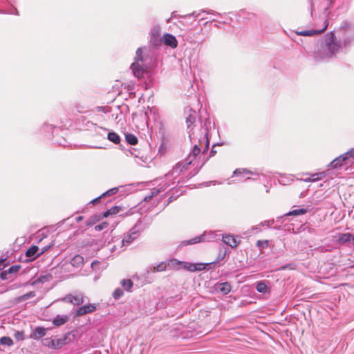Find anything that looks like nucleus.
I'll list each match as a JSON object with an SVG mask.
<instances>
[{
  "label": "nucleus",
  "instance_id": "1",
  "mask_svg": "<svg viewBox=\"0 0 354 354\" xmlns=\"http://www.w3.org/2000/svg\"><path fill=\"white\" fill-rule=\"evenodd\" d=\"M201 156H187L179 161L164 177L153 180L152 184L157 187H153L150 194L144 197V201H149L166 189L174 187L184 178L189 179L196 176L205 164V161L201 162Z\"/></svg>",
  "mask_w": 354,
  "mask_h": 354
},
{
  "label": "nucleus",
  "instance_id": "35",
  "mask_svg": "<svg viewBox=\"0 0 354 354\" xmlns=\"http://www.w3.org/2000/svg\"><path fill=\"white\" fill-rule=\"evenodd\" d=\"M42 344L44 346H47L50 348H53L54 346V339H52L51 338L47 337L44 338L42 340Z\"/></svg>",
  "mask_w": 354,
  "mask_h": 354
},
{
  "label": "nucleus",
  "instance_id": "13",
  "mask_svg": "<svg viewBox=\"0 0 354 354\" xmlns=\"http://www.w3.org/2000/svg\"><path fill=\"white\" fill-rule=\"evenodd\" d=\"M222 241L232 248L237 247L240 242L239 240L231 234H222Z\"/></svg>",
  "mask_w": 354,
  "mask_h": 354
},
{
  "label": "nucleus",
  "instance_id": "19",
  "mask_svg": "<svg viewBox=\"0 0 354 354\" xmlns=\"http://www.w3.org/2000/svg\"><path fill=\"white\" fill-rule=\"evenodd\" d=\"M39 250V248L37 245H32L29 249L27 250L26 252V256L28 258L35 259L37 256V252Z\"/></svg>",
  "mask_w": 354,
  "mask_h": 354
},
{
  "label": "nucleus",
  "instance_id": "16",
  "mask_svg": "<svg viewBox=\"0 0 354 354\" xmlns=\"http://www.w3.org/2000/svg\"><path fill=\"white\" fill-rule=\"evenodd\" d=\"M338 242L340 244H344L351 242L352 244L354 245V234L351 233L339 234Z\"/></svg>",
  "mask_w": 354,
  "mask_h": 354
},
{
  "label": "nucleus",
  "instance_id": "46",
  "mask_svg": "<svg viewBox=\"0 0 354 354\" xmlns=\"http://www.w3.org/2000/svg\"><path fill=\"white\" fill-rule=\"evenodd\" d=\"M221 145H214L212 147V150H211V152L212 153H218V150H217V148H219L221 147Z\"/></svg>",
  "mask_w": 354,
  "mask_h": 354
},
{
  "label": "nucleus",
  "instance_id": "14",
  "mask_svg": "<svg viewBox=\"0 0 354 354\" xmlns=\"http://www.w3.org/2000/svg\"><path fill=\"white\" fill-rule=\"evenodd\" d=\"M162 42L165 45L175 48L178 46V41L176 37L171 34H165L162 37Z\"/></svg>",
  "mask_w": 354,
  "mask_h": 354
},
{
  "label": "nucleus",
  "instance_id": "5",
  "mask_svg": "<svg viewBox=\"0 0 354 354\" xmlns=\"http://www.w3.org/2000/svg\"><path fill=\"white\" fill-rule=\"evenodd\" d=\"M212 263H190L185 261H180L176 259L173 260L169 266L179 270L183 268L185 270H187L191 272L201 271L206 268V266L212 264Z\"/></svg>",
  "mask_w": 354,
  "mask_h": 354
},
{
  "label": "nucleus",
  "instance_id": "24",
  "mask_svg": "<svg viewBox=\"0 0 354 354\" xmlns=\"http://www.w3.org/2000/svg\"><path fill=\"white\" fill-rule=\"evenodd\" d=\"M123 188H124V186H119V187H117L111 188V189L107 190L106 192H104L102 194V196L103 198H105L106 196H110L114 195L116 193H118L120 191V189H123Z\"/></svg>",
  "mask_w": 354,
  "mask_h": 354
},
{
  "label": "nucleus",
  "instance_id": "21",
  "mask_svg": "<svg viewBox=\"0 0 354 354\" xmlns=\"http://www.w3.org/2000/svg\"><path fill=\"white\" fill-rule=\"evenodd\" d=\"M71 263L75 268H79L84 263V258L81 255L75 256L71 261Z\"/></svg>",
  "mask_w": 354,
  "mask_h": 354
},
{
  "label": "nucleus",
  "instance_id": "29",
  "mask_svg": "<svg viewBox=\"0 0 354 354\" xmlns=\"http://www.w3.org/2000/svg\"><path fill=\"white\" fill-rule=\"evenodd\" d=\"M256 290L260 293H266L268 286L264 281H259L256 285Z\"/></svg>",
  "mask_w": 354,
  "mask_h": 354
},
{
  "label": "nucleus",
  "instance_id": "27",
  "mask_svg": "<svg viewBox=\"0 0 354 354\" xmlns=\"http://www.w3.org/2000/svg\"><path fill=\"white\" fill-rule=\"evenodd\" d=\"M66 337H64L63 338H59L57 339H54V346L53 349H59L61 347H62L64 345L66 344Z\"/></svg>",
  "mask_w": 354,
  "mask_h": 354
},
{
  "label": "nucleus",
  "instance_id": "32",
  "mask_svg": "<svg viewBox=\"0 0 354 354\" xmlns=\"http://www.w3.org/2000/svg\"><path fill=\"white\" fill-rule=\"evenodd\" d=\"M0 343L2 345H6L8 346H11L13 345V341L10 337L3 336L0 338Z\"/></svg>",
  "mask_w": 354,
  "mask_h": 354
},
{
  "label": "nucleus",
  "instance_id": "47",
  "mask_svg": "<svg viewBox=\"0 0 354 354\" xmlns=\"http://www.w3.org/2000/svg\"><path fill=\"white\" fill-rule=\"evenodd\" d=\"M216 183L217 182L216 180H211V181H208V182H206V183H203L202 184V185H204L205 187H208V186H209L211 185H214L216 184Z\"/></svg>",
  "mask_w": 354,
  "mask_h": 354
},
{
  "label": "nucleus",
  "instance_id": "48",
  "mask_svg": "<svg viewBox=\"0 0 354 354\" xmlns=\"http://www.w3.org/2000/svg\"><path fill=\"white\" fill-rule=\"evenodd\" d=\"M103 198V197L102 196V195H100V196H98V197H97V198H95L93 199V200L90 202V203H92V204H93V205H94V204H96V203H98V202L100 201V200L101 198Z\"/></svg>",
  "mask_w": 354,
  "mask_h": 354
},
{
  "label": "nucleus",
  "instance_id": "49",
  "mask_svg": "<svg viewBox=\"0 0 354 354\" xmlns=\"http://www.w3.org/2000/svg\"><path fill=\"white\" fill-rule=\"evenodd\" d=\"M26 300H27V299H26V297L25 294L21 295V296H20V297H19L17 298V301L18 302H22V301H24Z\"/></svg>",
  "mask_w": 354,
  "mask_h": 354
},
{
  "label": "nucleus",
  "instance_id": "42",
  "mask_svg": "<svg viewBox=\"0 0 354 354\" xmlns=\"http://www.w3.org/2000/svg\"><path fill=\"white\" fill-rule=\"evenodd\" d=\"M11 277L12 276H10L9 273L6 272V270L0 273V278L2 280H8L11 279Z\"/></svg>",
  "mask_w": 354,
  "mask_h": 354
},
{
  "label": "nucleus",
  "instance_id": "52",
  "mask_svg": "<svg viewBox=\"0 0 354 354\" xmlns=\"http://www.w3.org/2000/svg\"><path fill=\"white\" fill-rule=\"evenodd\" d=\"M286 216H284V214H283V215H282V216H278V217H277V218H276V221H277V222H281H281H282V219H283L284 217H286Z\"/></svg>",
  "mask_w": 354,
  "mask_h": 354
},
{
  "label": "nucleus",
  "instance_id": "3",
  "mask_svg": "<svg viewBox=\"0 0 354 354\" xmlns=\"http://www.w3.org/2000/svg\"><path fill=\"white\" fill-rule=\"evenodd\" d=\"M339 48L335 34L331 32L319 41V46L314 53L315 59L317 61H322L333 58L339 53Z\"/></svg>",
  "mask_w": 354,
  "mask_h": 354
},
{
  "label": "nucleus",
  "instance_id": "36",
  "mask_svg": "<svg viewBox=\"0 0 354 354\" xmlns=\"http://www.w3.org/2000/svg\"><path fill=\"white\" fill-rule=\"evenodd\" d=\"M135 62H138L139 63H142L144 62V58L142 57V48H138L137 49Z\"/></svg>",
  "mask_w": 354,
  "mask_h": 354
},
{
  "label": "nucleus",
  "instance_id": "10",
  "mask_svg": "<svg viewBox=\"0 0 354 354\" xmlns=\"http://www.w3.org/2000/svg\"><path fill=\"white\" fill-rule=\"evenodd\" d=\"M328 26V21L325 20L323 24V27L320 30H302V31H296L295 33L297 35L301 36H312L315 35H319L324 32Z\"/></svg>",
  "mask_w": 354,
  "mask_h": 354
},
{
  "label": "nucleus",
  "instance_id": "31",
  "mask_svg": "<svg viewBox=\"0 0 354 354\" xmlns=\"http://www.w3.org/2000/svg\"><path fill=\"white\" fill-rule=\"evenodd\" d=\"M108 139L115 144H118L120 141V136L115 132L109 133Z\"/></svg>",
  "mask_w": 354,
  "mask_h": 354
},
{
  "label": "nucleus",
  "instance_id": "40",
  "mask_svg": "<svg viewBox=\"0 0 354 354\" xmlns=\"http://www.w3.org/2000/svg\"><path fill=\"white\" fill-rule=\"evenodd\" d=\"M109 224L107 222H102L100 224L96 225L95 226V230L97 232L102 231L106 229L108 227Z\"/></svg>",
  "mask_w": 354,
  "mask_h": 354
},
{
  "label": "nucleus",
  "instance_id": "41",
  "mask_svg": "<svg viewBox=\"0 0 354 354\" xmlns=\"http://www.w3.org/2000/svg\"><path fill=\"white\" fill-rule=\"evenodd\" d=\"M292 180L286 176H281L279 179V183L281 185H289Z\"/></svg>",
  "mask_w": 354,
  "mask_h": 354
},
{
  "label": "nucleus",
  "instance_id": "2",
  "mask_svg": "<svg viewBox=\"0 0 354 354\" xmlns=\"http://www.w3.org/2000/svg\"><path fill=\"white\" fill-rule=\"evenodd\" d=\"M350 158H354V156H337L330 162L328 169L314 174H304V176H309V177L304 178L302 180L306 183H314L326 178H333V175L337 176V174L333 170L338 171L342 169L346 170L348 169L349 162L352 161L350 160Z\"/></svg>",
  "mask_w": 354,
  "mask_h": 354
},
{
  "label": "nucleus",
  "instance_id": "23",
  "mask_svg": "<svg viewBox=\"0 0 354 354\" xmlns=\"http://www.w3.org/2000/svg\"><path fill=\"white\" fill-rule=\"evenodd\" d=\"M174 259L172 260H170L167 263H165V262H161L159 264H158L156 266V267L155 268V270L156 272H162V271H165L167 268H173V269H175L174 268L171 267V266H169V263L173 261Z\"/></svg>",
  "mask_w": 354,
  "mask_h": 354
},
{
  "label": "nucleus",
  "instance_id": "38",
  "mask_svg": "<svg viewBox=\"0 0 354 354\" xmlns=\"http://www.w3.org/2000/svg\"><path fill=\"white\" fill-rule=\"evenodd\" d=\"M13 336L17 341H22L25 339L23 331L16 330L15 331Z\"/></svg>",
  "mask_w": 354,
  "mask_h": 354
},
{
  "label": "nucleus",
  "instance_id": "18",
  "mask_svg": "<svg viewBox=\"0 0 354 354\" xmlns=\"http://www.w3.org/2000/svg\"><path fill=\"white\" fill-rule=\"evenodd\" d=\"M68 320L67 315H57L53 320V324L55 326H59L64 324Z\"/></svg>",
  "mask_w": 354,
  "mask_h": 354
},
{
  "label": "nucleus",
  "instance_id": "57",
  "mask_svg": "<svg viewBox=\"0 0 354 354\" xmlns=\"http://www.w3.org/2000/svg\"><path fill=\"white\" fill-rule=\"evenodd\" d=\"M251 179L250 177H247L246 180Z\"/></svg>",
  "mask_w": 354,
  "mask_h": 354
},
{
  "label": "nucleus",
  "instance_id": "43",
  "mask_svg": "<svg viewBox=\"0 0 354 354\" xmlns=\"http://www.w3.org/2000/svg\"><path fill=\"white\" fill-rule=\"evenodd\" d=\"M275 222L274 219H271L268 221H265L261 223V225L263 226L266 225L268 227H270L272 225H273Z\"/></svg>",
  "mask_w": 354,
  "mask_h": 354
},
{
  "label": "nucleus",
  "instance_id": "17",
  "mask_svg": "<svg viewBox=\"0 0 354 354\" xmlns=\"http://www.w3.org/2000/svg\"><path fill=\"white\" fill-rule=\"evenodd\" d=\"M216 290L222 295H225L231 290V286L228 282L218 283L216 285Z\"/></svg>",
  "mask_w": 354,
  "mask_h": 354
},
{
  "label": "nucleus",
  "instance_id": "4",
  "mask_svg": "<svg viewBox=\"0 0 354 354\" xmlns=\"http://www.w3.org/2000/svg\"><path fill=\"white\" fill-rule=\"evenodd\" d=\"M222 234H220L216 231L204 232V233L200 236H196L193 239L183 241L180 243V246H186L188 245H193L204 241H214L220 239Z\"/></svg>",
  "mask_w": 354,
  "mask_h": 354
},
{
  "label": "nucleus",
  "instance_id": "25",
  "mask_svg": "<svg viewBox=\"0 0 354 354\" xmlns=\"http://www.w3.org/2000/svg\"><path fill=\"white\" fill-rule=\"evenodd\" d=\"M120 283L125 290L128 292L131 291L133 283L131 279H123L121 281Z\"/></svg>",
  "mask_w": 354,
  "mask_h": 354
},
{
  "label": "nucleus",
  "instance_id": "34",
  "mask_svg": "<svg viewBox=\"0 0 354 354\" xmlns=\"http://www.w3.org/2000/svg\"><path fill=\"white\" fill-rule=\"evenodd\" d=\"M20 268V265H14L10 266L8 269H7L6 272H8L9 274L11 276L12 274H16L17 272H18Z\"/></svg>",
  "mask_w": 354,
  "mask_h": 354
},
{
  "label": "nucleus",
  "instance_id": "8",
  "mask_svg": "<svg viewBox=\"0 0 354 354\" xmlns=\"http://www.w3.org/2000/svg\"><path fill=\"white\" fill-rule=\"evenodd\" d=\"M135 162L140 166L151 167L155 165L154 158L152 156H134Z\"/></svg>",
  "mask_w": 354,
  "mask_h": 354
},
{
  "label": "nucleus",
  "instance_id": "50",
  "mask_svg": "<svg viewBox=\"0 0 354 354\" xmlns=\"http://www.w3.org/2000/svg\"><path fill=\"white\" fill-rule=\"evenodd\" d=\"M208 145H209V141H208V140L207 139V140H206V143H205V146H204V147H203V151H202V153H203V154H204V153L206 152V151L207 150V149H208Z\"/></svg>",
  "mask_w": 354,
  "mask_h": 354
},
{
  "label": "nucleus",
  "instance_id": "53",
  "mask_svg": "<svg viewBox=\"0 0 354 354\" xmlns=\"http://www.w3.org/2000/svg\"><path fill=\"white\" fill-rule=\"evenodd\" d=\"M344 155H354V148L346 152Z\"/></svg>",
  "mask_w": 354,
  "mask_h": 354
},
{
  "label": "nucleus",
  "instance_id": "56",
  "mask_svg": "<svg viewBox=\"0 0 354 354\" xmlns=\"http://www.w3.org/2000/svg\"><path fill=\"white\" fill-rule=\"evenodd\" d=\"M274 229H277V230H279V229H280V226H277V225H276V226H274Z\"/></svg>",
  "mask_w": 354,
  "mask_h": 354
},
{
  "label": "nucleus",
  "instance_id": "26",
  "mask_svg": "<svg viewBox=\"0 0 354 354\" xmlns=\"http://www.w3.org/2000/svg\"><path fill=\"white\" fill-rule=\"evenodd\" d=\"M307 212V210L304 208L297 209L292 211H290L286 214H284V216H298V215H302Z\"/></svg>",
  "mask_w": 354,
  "mask_h": 354
},
{
  "label": "nucleus",
  "instance_id": "39",
  "mask_svg": "<svg viewBox=\"0 0 354 354\" xmlns=\"http://www.w3.org/2000/svg\"><path fill=\"white\" fill-rule=\"evenodd\" d=\"M202 144L200 143L199 145H194V149L192 150V155H199L200 153L202 151Z\"/></svg>",
  "mask_w": 354,
  "mask_h": 354
},
{
  "label": "nucleus",
  "instance_id": "37",
  "mask_svg": "<svg viewBox=\"0 0 354 354\" xmlns=\"http://www.w3.org/2000/svg\"><path fill=\"white\" fill-rule=\"evenodd\" d=\"M124 295L123 290L118 288H116L113 292V297L115 299H119Z\"/></svg>",
  "mask_w": 354,
  "mask_h": 354
},
{
  "label": "nucleus",
  "instance_id": "30",
  "mask_svg": "<svg viewBox=\"0 0 354 354\" xmlns=\"http://www.w3.org/2000/svg\"><path fill=\"white\" fill-rule=\"evenodd\" d=\"M125 138L127 142L130 145H133L138 143V138L132 133L126 134Z\"/></svg>",
  "mask_w": 354,
  "mask_h": 354
},
{
  "label": "nucleus",
  "instance_id": "55",
  "mask_svg": "<svg viewBox=\"0 0 354 354\" xmlns=\"http://www.w3.org/2000/svg\"><path fill=\"white\" fill-rule=\"evenodd\" d=\"M82 218H83V217L80 216H78V217L76 218V221H77V222H79V221H82Z\"/></svg>",
  "mask_w": 354,
  "mask_h": 354
},
{
  "label": "nucleus",
  "instance_id": "51",
  "mask_svg": "<svg viewBox=\"0 0 354 354\" xmlns=\"http://www.w3.org/2000/svg\"><path fill=\"white\" fill-rule=\"evenodd\" d=\"M261 226H262V225H261V223H260L259 225H257L254 226V227H253V230H257V231H259V232H260V231H261Z\"/></svg>",
  "mask_w": 354,
  "mask_h": 354
},
{
  "label": "nucleus",
  "instance_id": "15",
  "mask_svg": "<svg viewBox=\"0 0 354 354\" xmlns=\"http://www.w3.org/2000/svg\"><path fill=\"white\" fill-rule=\"evenodd\" d=\"M248 174L258 176L259 175V173L257 172V171H252L245 168H239L235 169L233 172V175L236 176H244Z\"/></svg>",
  "mask_w": 354,
  "mask_h": 354
},
{
  "label": "nucleus",
  "instance_id": "6",
  "mask_svg": "<svg viewBox=\"0 0 354 354\" xmlns=\"http://www.w3.org/2000/svg\"><path fill=\"white\" fill-rule=\"evenodd\" d=\"M131 69L132 70L133 75L138 79L142 78L145 73H147V67L138 62H134L131 65Z\"/></svg>",
  "mask_w": 354,
  "mask_h": 354
},
{
  "label": "nucleus",
  "instance_id": "28",
  "mask_svg": "<svg viewBox=\"0 0 354 354\" xmlns=\"http://www.w3.org/2000/svg\"><path fill=\"white\" fill-rule=\"evenodd\" d=\"M120 210V207L118 206H114L110 208L109 209L105 211L102 213V216L107 217L109 215L116 214H118Z\"/></svg>",
  "mask_w": 354,
  "mask_h": 354
},
{
  "label": "nucleus",
  "instance_id": "7",
  "mask_svg": "<svg viewBox=\"0 0 354 354\" xmlns=\"http://www.w3.org/2000/svg\"><path fill=\"white\" fill-rule=\"evenodd\" d=\"M139 236V232L136 227L131 228L129 232L124 234L122 240V246H127Z\"/></svg>",
  "mask_w": 354,
  "mask_h": 354
},
{
  "label": "nucleus",
  "instance_id": "12",
  "mask_svg": "<svg viewBox=\"0 0 354 354\" xmlns=\"http://www.w3.org/2000/svg\"><path fill=\"white\" fill-rule=\"evenodd\" d=\"M48 328H44L41 326L36 327L31 333L30 337L35 340H39L46 335V332L49 330Z\"/></svg>",
  "mask_w": 354,
  "mask_h": 354
},
{
  "label": "nucleus",
  "instance_id": "54",
  "mask_svg": "<svg viewBox=\"0 0 354 354\" xmlns=\"http://www.w3.org/2000/svg\"><path fill=\"white\" fill-rule=\"evenodd\" d=\"M291 266H292V265H291V264H289V265H285V266H281V270H286V268H290Z\"/></svg>",
  "mask_w": 354,
  "mask_h": 354
},
{
  "label": "nucleus",
  "instance_id": "11",
  "mask_svg": "<svg viewBox=\"0 0 354 354\" xmlns=\"http://www.w3.org/2000/svg\"><path fill=\"white\" fill-rule=\"evenodd\" d=\"M96 310V305L95 304H89L87 305H84L80 306L76 309L75 316L79 317L86 315L87 313H91L94 312Z\"/></svg>",
  "mask_w": 354,
  "mask_h": 354
},
{
  "label": "nucleus",
  "instance_id": "33",
  "mask_svg": "<svg viewBox=\"0 0 354 354\" xmlns=\"http://www.w3.org/2000/svg\"><path fill=\"white\" fill-rule=\"evenodd\" d=\"M104 217V216H102V214H94L89 218L88 225H91V224L94 223L95 222L99 221L101 218H102Z\"/></svg>",
  "mask_w": 354,
  "mask_h": 354
},
{
  "label": "nucleus",
  "instance_id": "20",
  "mask_svg": "<svg viewBox=\"0 0 354 354\" xmlns=\"http://www.w3.org/2000/svg\"><path fill=\"white\" fill-rule=\"evenodd\" d=\"M196 120V112L190 110L188 115L186 117V124L187 128H189Z\"/></svg>",
  "mask_w": 354,
  "mask_h": 354
},
{
  "label": "nucleus",
  "instance_id": "45",
  "mask_svg": "<svg viewBox=\"0 0 354 354\" xmlns=\"http://www.w3.org/2000/svg\"><path fill=\"white\" fill-rule=\"evenodd\" d=\"M26 297V299H29L30 298H33L35 297V292L34 291H30L29 292H27L25 294Z\"/></svg>",
  "mask_w": 354,
  "mask_h": 354
},
{
  "label": "nucleus",
  "instance_id": "9",
  "mask_svg": "<svg viewBox=\"0 0 354 354\" xmlns=\"http://www.w3.org/2000/svg\"><path fill=\"white\" fill-rule=\"evenodd\" d=\"M86 298V297H84L82 294H77L75 295H68L63 299V300L73 304V305L80 306L85 302Z\"/></svg>",
  "mask_w": 354,
  "mask_h": 354
},
{
  "label": "nucleus",
  "instance_id": "44",
  "mask_svg": "<svg viewBox=\"0 0 354 354\" xmlns=\"http://www.w3.org/2000/svg\"><path fill=\"white\" fill-rule=\"evenodd\" d=\"M53 245V243H50L48 245H46L43 248H41V252L37 255V256H39L41 255V254L46 252V251H48L52 246Z\"/></svg>",
  "mask_w": 354,
  "mask_h": 354
},
{
  "label": "nucleus",
  "instance_id": "22",
  "mask_svg": "<svg viewBox=\"0 0 354 354\" xmlns=\"http://www.w3.org/2000/svg\"><path fill=\"white\" fill-rule=\"evenodd\" d=\"M161 41H162V37L160 38V34L158 32V31L153 32L151 38V42L154 46H158L161 43Z\"/></svg>",
  "mask_w": 354,
  "mask_h": 354
}]
</instances>
